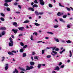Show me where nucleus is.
<instances>
[{
	"mask_svg": "<svg viewBox=\"0 0 73 73\" xmlns=\"http://www.w3.org/2000/svg\"><path fill=\"white\" fill-rule=\"evenodd\" d=\"M12 31L13 32H14V33L16 34V33H17V31H18L19 30L17 29L16 30H15L14 29H12Z\"/></svg>",
	"mask_w": 73,
	"mask_h": 73,
	"instance_id": "obj_5",
	"label": "nucleus"
},
{
	"mask_svg": "<svg viewBox=\"0 0 73 73\" xmlns=\"http://www.w3.org/2000/svg\"><path fill=\"white\" fill-rule=\"evenodd\" d=\"M70 24H68L67 25V27L68 28H70Z\"/></svg>",
	"mask_w": 73,
	"mask_h": 73,
	"instance_id": "obj_44",
	"label": "nucleus"
},
{
	"mask_svg": "<svg viewBox=\"0 0 73 73\" xmlns=\"http://www.w3.org/2000/svg\"><path fill=\"white\" fill-rule=\"evenodd\" d=\"M48 5L49 7H50V8H52V7H53L52 5L51 4H49Z\"/></svg>",
	"mask_w": 73,
	"mask_h": 73,
	"instance_id": "obj_35",
	"label": "nucleus"
},
{
	"mask_svg": "<svg viewBox=\"0 0 73 73\" xmlns=\"http://www.w3.org/2000/svg\"><path fill=\"white\" fill-rule=\"evenodd\" d=\"M0 20H1V21H4L5 20L4 19V18L3 17H1L0 18Z\"/></svg>",
	"mask_w": 73,
	"mask_h": 73,
	"instance_id": "obj_25",
	"label": "nucleus"
},
{
	"mask_svg": "<svg viewBox=\"0 0 73 73\" xmlns=\"http://www.w3.org/2000/svg\"><path fill=\"white\" fill-rule=\"evenodd\" d=\"M27 56V54L25 53H24L23 54V57H25Z\"/></svg>",
	"mask_w": 73,
	"mask_h": 73,
	"instance_id": "obj_24",
	"label": "nucleus"
},
{
	"mask_svg": "<svg viewBox=\"0 0 73 73\" xmlns=\"http://www.w3.org/2000/svg\"><path fill=\"white\" fill-rule=\"evenodd\" d=\"M54 40H55V41H56V42H59V40H58V38H54Z\"/></svg>",
	"mask_w": 73,
	"mask_h": 73,
	"instance_id": "obj_11",
	"label": "nucleus"
},
{
	"mask_svg": "<svg viewBox=\"0 0 73 73\" xmlns=\"http://www.w3.org/2000/svg\"><path fill=\"white\" fill-rule=\"evenodd\" d=\"M5 31H3L2 32L1 35H2V36H4V35H5Z\"/></svg>",
	"mask_w": 73,
	"mask_h": 73,
	"instance_id": "obj_32",
	"label": "nucleus"
},
{
	"mask_svg": "<svg viewBox=\"0 0 73 73\" xmlns=\"http://www.w3.org/2000/svg\"><path fill=\"white\" fill-rule=\"evenodd\" d=\"M34 24L35 25H36V26H39L40 25L38 24L37 23H34Z\"/></svg>",
	"mask_w": 73,
	"mask_h": 73,
	"instance_id": "obj_20",
	"label": "nucleus"
},
{
	"mask_svg": "<svg viewBox=\"0 0 73 73\" xmlns=\"http://www.w3.org/2000/svg\"><path fill=\"white\" fill-rule=\"evenodd\" d=\"M66 17H67V15H63V17L64 19H65V18H66Z\"/></svg>",
	"mask_w": 73,
	"mask_h": 73,
	"instance_id": "obj_36",
	"label": "nucleus"
},
{
	"mask_svg": "<svg viewBox=\"0 0 73 73\" xmlns=\"http://www.w3.org/2000/svg\"><path fill=\"white\" fill-rule=\"evenodd\" d=\"M11 37L13 38H15V36L13 35H12Z\"/></svg>",
	"mask_w": 73,
	"mask_h": 73,
	"instance_id": "obj_64",
	"label": "nucleus"
},
{
	"mask_svg": "<svg viewBox=\"0 0 73 73\" xmlns=\"http://www.w3.org/2000/svg\"><path fill=\"white\" fill-rule=\"evenodd\" d=\"M9 40H10V42H11V41H12V38L10 37V38H9Z\"/></svg>",
	"mask_w": 73,
	"mask_h": 73,
	"instance_id": "obj_58",
	"label": "nucleus"
},
{
	"mask_svg": "<svg viewBox=\"0 0 73 73\" xmlns=\"http://www.w3.org/2000/svg\"><path fill=\"white\" fill-rule=\"evenodd\" d=\"M12 0H5V3H8V2H11Z\"/></svg>",
	"mask_w": 73,
	"mask_h": 73,
	"instance_id": "obj_14",
	"label": "nucleus"
},
{
	"mask_svg": "<svg viewBox=\"0 0 73 73\" xmlns=\"http://www.w3.org/2000/svg\"><path fill=\"white\" fill-rule=\"evenodd\" d=\"M33 35H35V36H37V33L36 32H34L33 33Z\"/></svg>",
	"mask_w": 73,
	"mask_h": 73,
	"instance_id": "obj_40",
	"label": "nucleus"
},
{
	"mask_svg": "<svg viewBox=\"0 0 73 73\" xmlns=\"http://www.w3.org/2000/svg\"><path fill=\"white\" fill-rule=\"evenodd\" d=\"M65 49H64L62 51L60 52H59L60 53V54H62V53H63V52H65Z\"/></svg>",
	"mask_w": 73,
	"mask_h": 73,
	"instance_id": "obj_27",
	"label": "nucleus"
},
{
	"mask_svg": "<svg viewBox=\"0 0 73 73\" xmlns=\"http://www.w3.org/2000/svg\"><path fill=\"white\" fill-rule=\"evenodd\" d=\"M34 7L37 8V7H38V6L36 4H35L33 6V8H34Z\"/></svg>",
	"mask_w": 73,
	"mask_h": 73,
	"instance_id": "obj_13",
	"label": "nucleus"
},
{
	"mask_svg": "<svg viewBox=\"0 0 73 73\" xmlns=\"http://www.w3.org/2000/svg\"><path fill=\"white\" fill-rule=\"evenodd\" d=\"M69 53H70V56L71 57H72V52L71 50H70Z\"/></svg>",
	"mask_w": 73,
	"mask_h": 73,
	"instance_id": "obj_30",
	"label": "nucleus"
},
{
	"mask_svg": "<svg viewBox=\"0 0 73 73\" xmlns=\"http://www.w3.org/2000/svg\"><path fill=\"white\" fill-rule=\"evenodd\" d=\"M31 69L30 68V67H29V66H27V70H30Z\"/></svg>",
	"mask_w": 73,
	"mask_h": 73,
	"instance_id": "obj_21",
	"label": "nucleus"
},
{
	"mask_svg": "<svg viewBox=\"0 0 73 73\" xmlns=\"http://www.w3.org/2000/svg\"><path fill=\"white\" fill-rule=\"evenodd\" d=\"M30 69H33V68H34V67L32 66H31L30 67Z\"/></svg>",
	"mask_w": 73,
	"mask_h": 73,
	"instance_id": "obj_48",
	"label": "nucleus"
},
{
	"mask_svg": "<svg viewBox=\"0 0 73 73\" xmlns=\"http://www.w3.org/2000/svg\"><path fill=\"white\" fill-rule=\"evenodd\" d=\"M28 9L29 10H31L32 11H35V10L33 9L32 8L30 7Z\"/></svg>",
	"mask_w": 73,
	"mask_h": 73,
	"instance_id": "obj_15",
	"label": "nucleus"
},
{
	"mask_svg": "<svg viewBox=\"0 0 73 73\" xmlns=\"http://www.w3.org/2000/svg\"><path fill=\"white\" fill-rule=\"evenodd\" d=\"M46 57L47 58H50V57H51V55H47L46 56Z\"/></svg>",
	"mask_w": 73,
	"mask_h": 73,
	"instance_id": "obj_45",
	"label": "nucleus"
},
{
	"mask_svg": "<svg viewBox=\"0 0 73 73\" xmlns=\"http://www.w3.org/2000/svg\"><path fill=\"white\" fill-rule=\"evenodd\" d=\"M13 45V41H11L9 43V45L10 46H12Z\"/></svg>",
	"mask_w": 73,
	"mask_h": 73,
	"instance_id": "obj_2",
	"label": "nucleus"
},
{
	"mask_svg": "<svg viewBox=\"0 0 73 73\" xmlns=\"http://www.w3.org/2000/svg\"><path fill=\"white\" fill-rule=\"evenodd\" d=\"M0 15H1V16H3V17H5V15H4V14L3 13H0Z\"/></svg>",
	"mask_w": 73,
	"mask_h": 73,
	"instance_id": "obj_26",
	"label": "nucleus"
},
{
	"mask_svg": "<svg viewBox=\"0 0 73 73\" xmlns=\"http://www.w3.org/2000/svg\"><path fill=\"white\" fill-rule=\"evenodd\" d=\"M66 9L68 11H70V8H68V7H66Z\"/></svg>",
	"mask_w": 73,
	"mask_h": 73,
	"instance_id": "obj_31",
	"label": "nucleus"
},
{
	"mask_svg": "<svg viewBox=\"0 0 73 73\" xmlns=\"http://www.w3.org/2000/svg\"><path fill=\"white\" fill-rule=\"evenodd\" d=\"M20 52L21 53L23 52H24V49L23 48L21 49L20 50Z\"/></svg>",
	"mask_w": 73,
	"mask_h": 73,
	"instance_id": "obj_29",
	"label": "nucleus"
},
{
	"mask_svg": "<svg viewBox=\"0 0 73 73\" xmlns=\"http://www.w3.org/2000/svg\"><path fill=\"white\" fill-rule=\"evenodd\" d=\"M33 53L32 54V55H34V54H35V52H32Z\"/></svg>",
	"mask_w": 73,
	"mask_h": 73,
	"instance_id": "obj_63",
	"label": "nucleus"
},
{
	"mask_svg": "<svg viewBox=\"0 0 73 73\" xmlns=\"http://www.w3.org/2000/svg\"><path fill=\"white\" fill-rule=\"evenodd\" d=\"M35 13L36 15H37V16H38V15H39V13H38V11H35Z\"/></svg>",
	"mask_w": 73,
	"mask_h": 73,
	"instance_id": "obj_9",
	"label": "nucleus"
},
{
	"mask_svg": "<svg viewBox=\"0 0 73 73\" xmlns=\"http://www.w3.org/2000/svg\"><path fill=\"white\" fill-rule=\"evenodd\" d=\"M8 66H6L5 67V70H7V69H8Z\"/></svg>",
	"mask_w": 73,
	"mask_h": 73,
	"instance_id": "obj_50",
	"label": "nucleus"
},
{
	"mask_svg": "<svg viewBox=\"0 0 73 73\" xmlns=\"http://www.w3.org/2000/svg\"><path fill=\"white\" fill-rule=\"evenodd\" d=\"M47 33H48V34H50V35H53V33L51 32H48Z\"/></svg>",
	"mask_w": 73,
	"mask_h": 73,
	"instance_id": "obj_34",
	"label": "nucleus"
},
{
	"mask_svg": "<svg viewBox=\"0 0 73 73\" xmlns=\"http://www.w3.org/2000/svg\"><path fill=\"white\" fill-rule=\"evenodd\" d=\"M15 73H18V71H17V69H15Z\"/></svg>",
	"mask_w": 73,
	"mask_h": 73,
	"instance_id": "obj_55",
	"label": "nucleus"
},
{
	"mask_svg": "<svg viewBox=\"0 0 73 73\" xmlns=\"http://www.w3.org/2000/svg\"><path fill=\"white\" fill-rule=\"evenodd\" d=\"M57 16H61V12H59L57 14Z\"/></svg>",
	"mask_w": 73,
	"mask_h": 73,
	"instance_id": "obj_19",
	"label": "nucleus"
},
{
	"mask_svg": "<svg viewBox=\"0 0 73 73\" xmlns=\"http://www.w3.org/2000/svg\"><path fill=\"white\" fill-rule=\"evenodd\" d=\"M41 64H38L37 66L38 69H40L41 68Z\"/></svg>",
	"mask_w": 73,
	"mask_h": 73,
	"instance_id": "obj_17",
	"label": "nucleus"
},
{
	"mask_svg": "<svg viewBox=\"0 0 73 73\" xmlns=\"http://www.w3.org/2000/svg\"><path fill=\"white\" fill-rule=\"evenodd\" d=\"M39 1H40V3L41 5H44L45 4V2H44V1H43V0H39Z\"/></svg>",
	"mask_w": 73,
	"mask_h": 73,
	"instance_id": "obj_1",
	"label": "nucleus"
},
{
	"mask_svg": "<svg viewBox=\"0 0 73 73\" xmlns=\"http://www.w3.org/2000/svg\"><path fill=\"white\" fill-rule=\"evenodd\" d=\"M54 28H58V25H54Z\"/></svg>",
	"mask_w": 73,
	"mask_h": 73,
	"instance_id": "obj_42",
	"label": "nucleus"
},
{
	"mask_svg": "<svg viewBox=\"0 0 73 73\" xmlns=\"http://www.w3.org/2000/svg\"><path fill=\"white\" fill-rule=\"evenodd\" d=\"M20 69L22 71H25V69L23 68H20Z\"/></svg>",
	"mask_w": 73,
	"mask_h": 73,
	"instance_id": "obj_41",
	"label": "nucleus"
},
{
	"mask_svg": "<svg viewBox=\"0 0 73 73\" xmlns=\"http://www.w3.org/2000/svg\"><path fill=\"white\" fill-rule=\"evenodd\" d=\"M65 65H64V64H63L62 66H61L60 67V68H64V66Z\"/></svg>",
	"mask_w": 73,
	"mask_h": 73,
	"instance_id": "obj_43",
	"label": "nucleus"
},
{
	"mask_svg": "<svg viewBox=\"0 0 73 73\" xmlns=\"http://www.w3.org/2000/svg\"><path fill=\"white\" fill-rule=\"evenodd\" d=\"M13 25H14L15 27H18L17 25V23L16 22H13Z\"/></svg>",
	"mask_w": 73,
	"mask_h": 73,
	"instance_id": "obj_6",
	"label": "nucleus"
},
{
	"mask_svg": "<svg viewBox=\"0 0 73 73\" xmlns=\"http://www.w3.org/2000/svg\"><path fill=\"white\" fill-rule=\"evenodd\" d=\"M11 52H12V53H16V51L14 50H12Z\"/></svg>",
	"mask_w": 73,
	"mask_h": 73,
	"instance_id": "obj_47",
	"label": "nucleus"
},
{
	"mask_svg": "<svg viewBox=\"0 0 73 73\" xmlns=\"http://www.w3.org/2000/svg\"><path fill=\"white\" fill-rule=\"evenodd\" d=\"M62 64V62H60L59 63V64H58V65L59 66H61V65Z\"/></svg>",
	"mask_w": 73,
	"mask_h": 73,
	"instance_id": "obj_49",
	"label": "nucleus"
},
{
	"mask_svg": "<svg viewBox=\"0 0 73 73\" xmlns=\"http://www.w3.org/2000/svg\"><path fill=\"white\" fill-rule=\"evenodd\" d=\"M44 52H45V50H42V54H44Z\"/></svg>",
	"mask_w": 73,
	"mask_h": 73,
	"instance_id": "obj_51",
	"label": "nucleus"
},
{
	"mask_svg": "<svg viewBox=\"0 0 73 73\" xmlns=\"http://www.w3.org/2000/svg\"><path fill=\"white\" fill-rule=\"evenodd\" d=\"M18 29H19V31H24L23 29H24V27H18Z\"/></svg>",
	"mask_w": 73,
	"mask_h": 73,
	"instance_id": "obj_4",
	"label": "nucleus"
},
{
	"mask_svg": "<svg viewBox=\"0 0 73 73\" xmlns=\"http://www.w3.org/2000/svg\"><path fill=\"white\" fill-rule=\"evenodd\" d=\"M4 6H5V7H8L9 6V5L7 3H5L4 4Z\"/></svg>",
	"mask_w": 73,
	"mask_h": 73,
	"instance_id": "obj_22",
	"label": "nucleus"
},
{
	"mask_svg": "<svg viewBox=\"0 0 73 73\" xmlns=\"http://www.w3.org/2000/svg\"><path fill=\"white\" fill-rule=\"evenodd\" d=\"M66 42L68 44H70V43H71V41L69 40H68L66 41Z\"/></svg>",
	"mask_w": 73,
	"mask_h": 73,
	"instance_id": "obj_28",
	"label": "nucleus"
},
{
	"mask_svg": "<svg viewBox=\"0 0 73 73\" xmlns=\"http://www.w3.org/2000/svg\"><path fill=\"white\" fill-rule=\"evenodd\" d=\"M23 36V34H20L19 35V36L20 37V36Z\"/></svg>",
	"mask_w": 73,
	"mask_h": 73,
	"instance_id": "obj_59",
	"label": "nucleus"
},
{
	"mask_svg": "<svg viewBox=\"0 0 73 73\" xmlns=\"http://www.w3.org/2000/svg\"><path fill=\"white\" fill-rule=\"evenodd\" d=\"M42 42V41H39L37 42H36L37 43H39L40 42Z\"/></svg>",
	"mask_w": 73,
	"mask_h": 73,
	"instance_id": "obj_62",
	"label": "nucleus"
},
{
	"mask_svg": "<svg viewBox=\"0 0 73 73\" xmlns=\"http://www.w3.org/2000/svg\"><path fill=\"white\" fill-rule=\"evenodd\" d=\"M18 7L20 9H21V6L20 5H18Z\"/></svg>",
	"mask_w": 73,
	"mask_h": 73,
	"instance_id": "obj_60",
	"label": "nucleus"
},
{
	"mask_svg": "<svg viewBox=\"0 0 73 73\" xmlns=\"http://www.w3.org/2000/svg\"><path fill=\"white\" fill-rule=\"evenodd\" d=\"M29 21L28 20H27L23 22V23H28L29 22Z\"/></svg>",
	"mask_w": 73,
	"mask_h": 73,
	"instance_id": "obj_18",
	"label": "nucleus"
},
{
	"mask_svg": "<svg viewBox=\"0 0 73 73\" xmlns=\"http://www.w3.org/2000/svg\"><path fill=\"white\" fill-rule=\"evenodd\" d=\"M30 63L31 65L32 66L35 65V62H31Z\"/></svg>",
	"mask_w": 73,
	"mask_h": 73,
	"instance_id": "obj_16",
	"label": "nucleus"
},
{
	"mask_svg": "<svg viewBox=\"0 0 73 73\" xmlns=\"http://www.w3.org/2000/svg\"><path fill=\"white\" fill-rule=\"evenodd\" d=\"M1 58H2L1 61L2 62L4 61V60H5V57H4V56H3Z\"/></svg>",
	"mask_w": 73,
	"mask_h": 73,
	"instance_id": "obj_23",
	"label": "nucleus"
},
{
	"mask_svg": "<svg viewBox=\"0 0 73 73\" xmlns=\"http://www.w3.org/2000/svg\"><path fill=\"white\" fill-rule=\"evenodd\" d=\"M54 70H57L58 71L60 70V68L58 66H57L56 67L55 69Z\"/></svg>",
	"mask_w": 73,
	"mask_h": 73,
	"instance_id": "obj_10",
	"label": "nucleus"
},
{
	"mask_svg": "<svg viewBox=\"0 0 73 73\" xmlns=\"http://www.w3.org/2000/svg\"><path fill=\"white\" fill-rule=\"evenodd\" d=\"M51 48H52V50H53L52 52L53 53H54V54H57V52H56L54 51H53L54 50V49H55V48H56L55 47H51Z\"/></svg>",
	"mask_w": 73,
	"mask_h": 73,
	"instance_id": "obj_3",
	"label": "nucleus"
},
{
	"mask_svg": "<svg viewBox=\"0 0 73 73\" xmlns=\"http://www.w3.org/2000/svg\"><path fill=\"white\" fill-rule=\"evenodd\" d=\"M55 51H58L59 50V49L58 48H57L56 49H55Z\"/></svg>",
	"mask_w": 73,
	"mask_h": 73,
	"instance_id": "obj_52",
	"label": "nucleus"
},
{
	"mask_svg": "<svg viewBox=\"0 0 73 73\" xmlns=\"http://www.w3.org/2000/svg\"><path fill=\"white\" fill-rule=\"evenodd\" d=\"M8 54H9V55H14V54L12 52H8Z\"/></svg>",
	"mask_w": 73,
	"mask_h": 73,
	"instance_id": "obj_12",
	"label": "nucleus"
},
{
	"mask_svg": "<svg viewBox=\"0 0 73 73\" xmlns=\"http://www.w3.org/2000/svg\"><path fill=\"white\" fill-rule=\"evenodd\" d=\"M34 3H35V4H38V2H37V0H35L34 1Z\"/></svg>",
	"mask_w": 73,
	"mask_h": 73,
	"instance_id": "obj_37",
	"label": "nucleus"
},
{
	"mask_svg": "<svg viewBox=\"0 0 73 73\" xmlns=\"http://www.w3.org/2000/svg\"><path fill=\"white\" fill-rule=\"evenodd\" d=\"M52 72V73H56V72L55 71H53Z\"/></svg>",
	"mask_w": 73,
	"mask_h": 73,
	"instance_id": "obj_61",
	"label": "nucleus"
},
{
	"mask_svg": "<svg viewBox=\"0 0 73 73\" xmlns=\"http://www.w3.org/2000/svg\"><path fill=\"white\" fill-rule=\"evenodd\" d=\"M44 13L43 12H40L39 13V15H43Z\"/></svg>",
	"mask_w": 73,
	"mask_h": 73,
	"instance_id": "obj_39",
	"label": "nucleus"
},
{
	"mask_svg": "<svg viewBox=\"0 0 73 73\" xmlns=\"http://www.w3.org/2000/svg\"><path fill=\"white\" fill-rule=\"evenodd\" d=\"M20 45H21V46H24V43H23V42H20Z\"/></svg>",
	"mask_w": 73,
	"mask_h": 73,
	"instance_id": "obj_38",
	"label": "nucleus"
},
{
	"mask_svg": "<svg viewBox=\"0 0 73 73\" xmlns=\"http://www.w3.org/2000/svg\"><path fill=\"white\" fill-rule=\"evenodd\" d=\"M15 13H17V14H20V12L19 11H16V12H15Z\"/></svg>",
	"mask_w": 73,
	"mask_h": 73,
	"instance_id": "obj_56",
	"label": "nucleus"
},
{
	"mask_svg": "<svg viewBox=\"0 0 73 73\" xmlns=\"http://www.w3.org/2000/svg\"><path fill=\"white\" fill-rule=\"evenodd\" d=\"M6 9L7 11L9 12L10 11V9L9 8H7Z\"/></svg>",
	"mask_w": 73,
	"mask_h": 73,
	"instance_id": "obj_46",
	"label": "nucleus"
},
{
	"mask_svg": "<svg viewBox=\"0 0 73 73\" xmlns=\"http://www.w3.org/2000/svg\"><path fill=\"white\" fill-rule=\"evenodd\" d=\"M61 42H63V43H65V41H64V40H62L61 41Z\"/></svg>",
	"mask_w": 73,
	"mask_h": 73,
	"instance_id": "obj_54",
	"label": "nucleus"
},
{
	"mask_svg": "<svg viewBox=\"0 0 73 73\" xmlns=\"http://www.w3.org/2000/svg\"><path fill=\"white\" fill-rule=\"evenodd\" d=\"M30 39L31 40H33V36H31Z\"/></svg>",
	"mask_w": 73,
	"mask_h": 73,
	"instance_id": "obj_57",
	"label": "nucleus"
},
{
	"mask_svg": "<svg viewBox=\"0 0 73 73\" xmlns=\"http://www.w3.org/2000/svg\"><path fill=\"white\" fill-rule=\"evenodd\" d=\"M59 20L60 21H61V22H62L63 23H65V21L62 18H60Z\"/></svg>",
	"mask_w": 73,
	"mask_h": 73,
	"instance_id": "obj_7",
	"label": "nucleus"
},
{
	"mask_svg": "<svg viewBox=\"0 0 73 73\" xmlns=\"http://www.w3.org/2000/svg\"><path fill=\"white\" fill-rule=\"evenodd\" d=\"M34 58L35 60H38V58H37V56H36L35 57H34Z\"/></svg>",
	"mask_w": 73,
	"mask_h": 73,
	"instance_id": "obj_53",
	"label": "nucleus"
},
{
	"mask_svg": "<svg viewBox=\"0 0 73 73\" xmlns=\"http://www.w3.org/2000/svg\"><path fill=\"white\" fill-rule=\"evenodd\" d=\"M27 47H28V45H25L23 47V49H25V48H27Z\"/></svg>",
	"mask_w": 73,
	"mask_h": 73,
	"instance_id": "obj_33",
	"label": "nucleus"
},
{
	"mask_svg": "<svg viewBox=\"0 0 73 73\" xmlns=\"http://www.w3.org/2000/svg\"><path fill=\"white\" fill-rule=\"evenodd\" d=\"M6 28L5 27H2L0 28V30H5Z\"/></svg>",
	"mask_w": 73,
	"mask_h": 73,
	"instance_id": "obj_8",
	"label": "nucleus"
}]
</instances>
